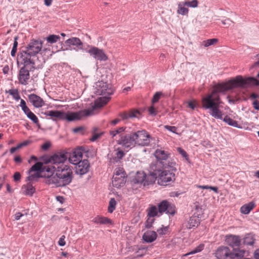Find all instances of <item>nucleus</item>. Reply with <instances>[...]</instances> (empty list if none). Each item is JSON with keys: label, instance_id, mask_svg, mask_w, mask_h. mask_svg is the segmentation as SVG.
Segmentation results:
<instances>
[{"label": "nucleus", "instance_id": "obj_32", "mask_svg": "<svg viewBox=\"0 0 259 259\" xmlns=\"http://www.w3.org/2000/svg\"><path fill=\"white\" fill-rule=\"evenodd\" d=\"M223 115V114L222 116ZM221 119L223 120L224 122L230 126H232L233 127H237L239 128H242V126L238 123L237 121L232 119L228 115H226L224 118L222 117V119Z\"/></svg>", "mask_w": 259, "mask_h": 259}, {"label": "nucleus", "instance_id": "obj_53", "mask_svg": "<svg viewBox=\"0 0 259 259\" xmlns=\"http://www.w3.org/2000/svg\"><path fill=\"white\" fill-rule=\"evenodd\" d=\"M51 146V144L50 142H45L42 146H41V149L44 150H47L49 149Z\"/></svg>", "mask_w": 259, "mask_h": 259}, {"label": "nucleus", "instance_id": "obj_2", "mask_svg": "<svg viewBox=\"0 0 259 259\" xmlns=\"http://www.w3.org/2000/svg\"><path fill=\"white\" fill-rule=\"evenodd\" d=\"M176 162L172 160L167 163L163 161H155L152 163L149 167V177L150 182L154 183L158 179V183L160 185L167 186L175 181V174L174 171L177 170L175 167Z\"/></svg>", "mask_w": 259, "mask_h": 259}, {"label": "nucleus", "instance_id": "obj_49", "mask_svg": "<svg viewBox=\"0 0 259 259\" xmlns=\"http://www.w3.org/2000/svg\"><path fill=\"white\" fill-rule=\"evenodd\" d=\"M21 175L19 172H15L13 175L14 181L15 182H18L20 181Z\"/></svg>", "mask_w": 259, "mask_h": 259}, {"label": "nucleus", "instance_id": "obj_34", "mask_svg": "<svg viewBox=\"0 0 259 259\" xmlns=\"http://www.w3.org/2000/svg\"><path fill=\"white\" fill-rule=\"evenodd\" d=\"M125 127H120L115 130L110 131V135L112 136V138L115 137L117 135H119V137H120V138H121V135H125V134L126 133H125Z\"/></svg>", "mask_w": 259, "mask_h": 259}, {"label": "nucleus", "instance_id": "obj_9", "mask_svg": "<svg viewBox=\"0 0 259 259\" xmlns=\"http://www.w3.org/2000/svg\"><path fill=\"white\" fill-rule=\"evenodd\" d=\"M135 140L134 133H125V135H121V138L117 140L116 142L123 148L131 149L136 145Z\"/></svg>", "mask_w": 259, "mask_h": 259}, {"label": "nucleus", "instance_id": "obj_39", "mask_svg": "<svg viewBox=\"0 0 259 259\" xmlns=\"http://www.w3.org/2000/svg\"><path fill=\"white\" fill-rule=\"evenodd\" d=\"M158 212V208H157L155 205H152L149 209V211L148 212V216L149 217H153V218L157 215Z\"/></svg>", "mask_w": 259, "mask_h": 259}, {"label": "nucleus", "instance_id": "obj_37", "mask_svg": "<svg viewBox=\"0 0 259 259\" xmlns=\"http://www.w3.org/2000/svg\"><path fill=\"white\" fill-rule=\"evenodd\" d=\"M117 205V202L114 198H111L110 199L109 202V205L108 207V212L109 213H112L116 208Z\"/></svg>", "mask_w": 259, "mask_h": 259}, {"label": "nucleus", "instance_id": "obj_31", "mask_svg": "<svg viewBox=\"0 0 259 259\" xmlns=\"http://www.w3.org/2000/svg\"><path fill=\"white\" fill-rule=\"evenodd\" d=\"M44 114L46 116H49L52 118H57L60 120H62L63 111L59 110H50L46 111L44 113Z\"/></svg>", "mask_w": 259, "mask_h": 259}, {"label": "nucleus", "instance_id": "obj_20", "mask_svg": "<svg viewBox=\"0 0 259 259\" xmlns=\"http://www.w3.org/2000/svg\"><path fill=\"white\" fill-rule=\"evenodd\" d=\"M110 99L111 98L108 96L100 97L96 100L94 101V104L92 106V109L91 110L89 109L90 111H92V114L94 110L101 108L106 105Z\"/></svg>", "mask_w": 259, "mask_h": 259}, {"label": "nucleus", "instance_id": "obj_61", "mask_svg": "<svg viewBox=\"0 0 259 259\" xmlns=\"http://www.w3.org/2000/svg\"><path fill=\"white\" fill-rule=\"evenodd\" d=\"M19 37L18 36H16L15 37H14V42L13 43V48H17V47H18V42H17V40L18 39Z\"/></svg>", "mask_w": 259, "mask_h": 259}, {"label": "nucleus", "instance_id": "obj_19", "mask_svg": "<svg viewBox=\"0 0 259 259\" xmlns=\"http://www.w3.org/2000/svg\"><path fill=\"white\" fill-rule=\"evenodd\" d=\"M28 99L29 102L35 108H40L45 105V101L39 96L34 94L29 95Z\"/></svg>", "mask_w": 259, "mask_h": 259}, {"label": "nucleus", "instance_id": "obj_12", "mask_svg": "<svg viewBox=\"0 0 259 259\" xmlns=\"http://www.w3.org/2000/svg\"><path fill=\"white\" fill-rule=\"evenodd\" d=\"M158 212L162 214L165 212L166 214H169L174 215L176 213V209L175 205L168 202L167 200H164L161 201L158 204Z\"/></svg>", "mask_w": 259, "mask_h": 259}, {"label": "nucleus", "instance_id": "obj_8", "mask_svg": "<svg viewBox=\"0 0 259 259\" xmlns=\"http://www.w3.org/2000/svg\"><path fill=\"white\" fill-rule=\"evenodd\" d=\"M62 120H67L68 121H73L80 120L83 117L88 116L92 114V111L89 109L81 110L77 112H70L67 113L63 111Z\"/></svg>", "mask_w": 259, "mask_h": 259}, {"label": "nucleus", "instance_id": "obj_1", "mask_svg": "<svg viewBox=\"0 0 259 259\" xmlns=\"http://www.w3.org/2000/svg\"><path fill=\"white\" fill-rule=\"evenodd\" d=\"M254 85H259V80L254 77L244 78L241 75L236 76L227 82L218 84L212 92L202 98V108L209 110V114L215 119H222L223 112L220 107L223 103L219 93H223L235 89H246Z\"/></svg>", "mask_w": 259, "mask_h": 259}, {"label": "nucleus", "instance_id": "obj_50", "mask_svg": "<svg viewBox=\"0 0 259 259\" xmlns=\"http://www.w3.org/2000/svg\"><path fill=\"white\" fill-rule=\"evenodd\" d=\"M165 128L168 131L171 132L173 133L177 134V127L175 126H170V125H165L164 126Z\"/></svg>", "mask_w": 259, "mask_h": 259}, {"label": "nucleus", "instance_id": "obj_42", "mask_svg": "<svg viewBox=\"0 0 259 259\" xmlns=\"http://www.w3.org/2000/svg\"><path fill=\"white\" fill-rule=\"evenodd\" d=\"M97 130V128L96 127L94 129L92 137L90 139V140L92 142L96 141L98 138L101 137L104 134V132H101L100 133H96Z\"/></svg>", "mask_w": 259, "mask_h": 259}, {"label": "nucleus", "instance_id": "obj_6", "mask_svg": "<svg viewBox=\"0 0 259 259\" xmlns=\"http://www.w3.org/2000/svg\"><path fill=\"white\" fill-rule=\"evenodd\" d=\"M22 64H23V66L19 70L18 78L20 83L26 85L30 78L29 72L33 71L35 69V62L26 58L25 61H23Z\"/></svg>", "mask_w": 259, "mask_h": 259}, {"label": "nucleus", "instance_id": "obj_24", "mask_svg": "<svg viewBox=\"0 0 259 259\" xmlns=\"http://www.w3.org/2000/svg\"><path fill=\"white\" fill-rule=\"evenodd\" d=\"M120 116L123 120L132 118H139L141 116V113L139 111L137 110L132 109L130 110L128 112H125L120 113Z\"/></svg>", "mask_w": 259, "mask_h": 259}, {"label": "nucleus", "instance_id": "obj_36", "mask_svg": "<svg viewBox=\"0 0 259 259\" xmlns=\"http://www.w3.org/2000/svg\"><path fill=\"white\" fill-rule=\"evenodd\" d=\"M28 173L29 175L26 178V181L32 183L33 181L36 182L38 178L44 177V175H41L38 171L34 174H30L31 172L29 174V171Z\"/></svg>", "mask_w": 259, "mask_h": 259}, {"label": "nucleus", "instance_id": "obj_14", "mask_svg": "<svg viewBox=\"0 0 259 259\" xmlns=\"http://www.w3.org/2000/svg\"><path fill=\"white\" fill-rule=\"evenodd\" d=\"M75 173L82 176L89 171L90 163L88 159H83L76 162Z\"/></svg>", "mask_w": 259, "mask_h": 259}, {"label": "nucleus", "instance_id": "obj_16", "mask_svg": "<svg viewBox=\"0 0 259 259\" xmlns=\"http://www.w3.org/2000/svg\"><path fill=\"white\" fill-rule=\"evenodd\" d=\"M57 167L53 165H45L42 166L40 163L37 162L34 164L29 170V173L32 172V171H46L50 172L51 175L49 176L53 175L54 172H56Z\"/></svg>", "mask_w": 259, "mask_h": 259}, {"label": "nucleus", "instance_id": "obj_22", "mask_svg": "<svg viewBox=\"0 0 259 259\" xmlns=\"http://www.w3.org/2000/svg\"><path fill=\"white\" fill-rule=\"evenodd\" d=\"M65 44L66 46L69 47H70L71 46H75L77 48L76 51L82 50L83 48V43L79 38L76 37H72L67 39L65 41Z\"/></svg>", "mask_w": 259, "mask_h": 259}, {"label": "nucleus", "instance_id": "obj_59", "mask_svg": "<svg viewBox=\"0 0 259 259\" xmlns=\"http://www.w3.org/2000/svg\"><path fill=\"white\" fill-rule=\"evenodd\" d=\"M56 199L58 201L60 202L61 203H63L65 201V199L63 196H58L56 197Z\"/></svg>", "mask_w": 259, "mask_h": 259}, {"label": "nucleus", "instance_id": "obj_15", "mask_svg": "<svg viewBox=\"0 0 259 259\" xmlns=\"http://www.w3.org/2000/svg\"><path fill=\"white\" fill-rule=\"evenodd\" d=\"M91 56H92L94 59L100 61H106L108 59L107 56L105 54L102 49H100L97 47L91 46L90 49L87 51Z\"/></svg>", "mask_w": 259, "mask_h": 259}, {"label": "nucleus", "instance_id": "obj_51", "mask_svg": "<svg viewBox=\"0 0 259 259\" xmlns=\"http://www.w3.org/2000/svg\"><path fill=\"white\" fill-rule=\"evenodd\" d=\"M65 236L64 235H62L59 239L58 241V244L60 246H64L66 244V242L65 241Z\"/></svg>", "mask_w": 259, "mask_h": 259}, {"label": "nucleus", "instance_id": "obj_3", "mask_svg": "<svg viewBox=\"0 0 259 259\" xmlns=\"http://www.w3.org/2000/svg\"><path fill=\"white\" fill-rule=\"evenodd\" d=\"M47 178L46 183L49 185L54 184L56 187H63L69 185L73 179L72 168L67 165L61 164L57 167L55 175H44Z\"/></svg>", "mask_w": 259, "mask_h": 259}, {"label": "nucleus", "instance_id": "obj_26", "mask_svg": "<svg viewBox=\"0 0 259 259\" xmlns=\"http://www.w3.org/2000/svg\"><path fill=\"white\" fill-rule=\"evenodd\" d=\"M255 241V235L253 233H248L242 238V245H253Z\"/></svg>", "mask_w": 259, "mask_h": 259}, {"label": "nucleus", "instance_id": "obj_5", "mask_svg": "<svg viewBox=\"0 0 259 259\" xmlns=\"http://www.w3.org/2000/svg\"><path fill=\"white\" fill-rule=\"evenodd\" d=\"M243 251L231 250L227 246L221 245L214 252L216 259H241L243 257Z\"/></svg>", "mask_w": 259, "mask_h": 259}, {"label": "nucleus", "instance_id": "obj_10", "mask_svg": "<svg viewBox=\"0 0 259 259\" xmlns=\"http://www.w3.org/2000/svg\"><path fill=\"white\" fill-rule=\"evenodd\" d=\"M67 151L68 154V160L73 164H75L76 162L82 160L83 154L88 152V151L82 146L78 147L73 150Z\"/></svg>", "mask_w": 259, "mask_h": 259}, {"label": "nucleus", "instance_id": "obj_28", "mask_svg": "<svg viewBox=\"0 0 259 259\" xmlns=\"http://www.w3.org/2000/svg\"><path fill=\"white\" fill-rule=\"evenodd\" d=\"M200 224V220L198 216L193 215L189 218L187 228L189 229L197 227Z\"/></svg>", "mask_w": 259, "mask_h": 259}, {"label": "nucleus", "instance_id": "obj_29", "mask_svg": "<svg viewBox=\"0 0 259 259\" xmlns=\"http://www.w3.org/2000/svg\"><path fill=\"white\" fill-rule=\"evenodd\" d=\"M22 189L24 190V194L26 195L31 196L35 192V189L31 182H28L27 184L23 185Z\"/></svg>", "mask_w": 259, "mask_h": 259}, {"label": "nucleus", "instance_id": "obj_44", "mask_svg": "<svg viewBox=\"0 0 259 259\" xmlns=\"http://www.w3.org/2000/svg\"><path fill=\"white\" fill-rule=\"evenodd\" d=\"M198 2L197 0H193L192 1H186L184 2V5L187 7L191 8H196L198 6Z\"/></svg>", "mask_w": 259, "mask_h": 259}, {"label": "nucleus", "instance_id": "obj_25", "mask_svg": "<svg viewBox=\"0 0 259 259\" xmlns=\"http://www.w3.org/2000/svg\"><path fill=\"white\" fill-rule=\"evenodd\" d=\"M157 233L154 231H147L143 235V239L147 243H151L156 239Z\"/></svg>", "mask_w": 259, "mask_h": 259}, {"label": "nucleus", "instance_id": "obj_46", "mask_svg": "<svg viewBox=\"0 0 259 259\" xmlns=\"http://www.w3.org/2000/svg\"><path fill=\"white\" fill-rule=\"evenodd\" d=\"M177 150L179 152V153L181 154L182 156L185 158V159L187 161H189V156L187 154V152L184 149L180 147H179L178 148Z\"/></svg>", "mask_w": 259, "mask_h": 259}, {"label": "nucleus", "instance_id": "obj_47", "mask_svg": "<svg viewBox=\"0 0 259 259\" xmlns=\"http://www.w3.org/2000/svg\"><path fill=\"white\" fill-rule=\"evenodd\" d=\"M161 95H162V93L161 92H156L154 95V96H153V97L152 98V103L153 104L157 103L159 101V100Z\"/></svg>", "mask_w": 259, "mask_h": 259}, {"label": "nucleus", "instance_id": "obj_35", "mask_svg": "<svg viewBox=\"0 0 259 259\" xmlns=\"http://www.w3.org/2000/svg\"><path fill=\"white\" fill-rule=\"evenodd\" d=\"M186 5H184V2H180L178 4V9L177 13L182 15H185L188 13L189 10L187 8L185 7Z\"/></svg>", "mask_w": 259, "mask_h": 259}, {"label": "nucleus", "instance_id": "obj_60", "mask_svg": "<svg viewBox=\"0 0 259 259\" xmlns=\"http://www.w3.org/2000/svg\"><path fill=\"white\" fill-rule=\"evenodd\" d=\"M23 215V214L22 213H21L20 212H17L15 214V219L16 220H19L21 218V217H22Z\"/></svg>", "mask_w": 259, "mask_h": 259}, {"label": "nucleus", "instance_id": "obj_7", "mask_svg": "<svg viewBox=\"0 0 259 259\" xmlns=\"http://www.w3.org/2000/svg\"><path fill=\"white\" fill-rule=\"evenodd\" d=\"M225 242L228 246L237 251H243V257L245 256L246 250L244 249L241 248L242 246V238L241 236L237 235L228 234L225 236Z\"/></svg>", "mask_w": 259, "mask_h": 259}, {"label": "nucleus", "instance_id": "obj_21", "mask_svg": "<svg viewBox=\"0 0 259 259\" xmlns=\"http://www.w3.org/2000/svg\"><path fill=\"white\" fill-rule=\"evenodd\" d=\"M118 172H116L115 175L113 177L112 181L113 186L117 188L123 186L126 182L124 175L122 174L120 177H118Z\"/></svg>", "mask_w": 259, "mask_h": 259}, {"label": "nucleus", "instance_id": "obj_57", "mask_svg": "<svg viewBox=\"0 0 259 259\" xmlns=\"http://www.w3.org/2000/svg\"><path fill=\"white\" fill-rule=\"evenodd\" d=\"M188 104V106L190 108L194 110L196 108V105H195V103H194V102L191 101H189Z\"/></svg>", "mask_w": 259, "mask_h": 259}, {"label": "nucleus", "instance_id": "obj_33", "mask_svg": "<svg viewBox=\"0 0 259 259\" xmlns=\"http://www.w3.org/2000/svg\"><path fill=\"white\" fill-rule=\"evenodd\" d=\"M107 85H110V84L103 81H99L96 83V88L98 90V93L100 95L105 93V91L107 90Z\"/></svg>", "mask_w": 259, "mask_h": 259}, {"label": "nucleus", "instance_id": "obj_11", "mask_svg": "<svg viewBox=\"0 0 259 259\" xmlns=\"http://www.w3.org/2000/svg\"><path fill=\"white\" fill-rule=\"evenodd\" d=\"M136 145L139 146H148L150 143V135L145 130L134 132Z\"/></svg>", "mask_w": 259, "mask_h": 259}, {"label": "nucleus", "instance_id": "obj_18", "mask_svg": "<svg viewBox=\"0 0 259 259\" xmlns=\"http://www.w3.org/2000/svg\"><path fill=\"white\" fill-rule=\"evenodd\" d=\"M20 106L29 119L32 120L35 124L38 123V118L30 111L29 108L27 106L26 102L24 100L21 99Z\"/></svg>", "mask_w": 259, "mask_h": 259}, {"label": "nucleus", "instance_id": "obj_56", "mask_svg": "<svg viewBox=\"0 0 259 259\" xmlns=\"http://www.w3.org/2000/svg\"><path fill=\"white\" fill-rule=\"evenodd\" d=\"M252 104L253 105V108L257 110H259V101L254 100Z\"/></svg>", "mask_w": 259, "mask_h": 259}, {"label": "nucleus", "instance_id": "obj_63", "mask_svg": "<svg viewBox=\"0 0 259 259\" xmlns=\"http://www.w3.org/2000/svg\"><path fill=\"white\" fill-rule=\"evenodd\" d=\"M83 130V127L81 126L77 127L73 130V131L75 133H78Z\"/></svg>", "mask_w": 259, "mask_h": 259}, {"label": "nucleus", "instance_id": "obj_27", "mask_svg": "<svg viewBox=\"0 0 259 259\" xmlns=\"http://www.w3.org/2000/svg\"><path fill=\"white\" fill-rule=\"evenodd\" d=\"M92 221L95 224L100 225H107L112 224V221L111 219L101 215L96 216L92 220Z\"/></svg>", "mask_w": 259, "mask_h": 259}, {"label": "nucleus", "instance_id": "obj_54", "mask_svg": "<svg viewBox=\"0 0 259 259\" xmlns=\"http://www.w3.org/2000/svg\"><path fill=\"white\" fill-rule=\"evenodd\" d=\"M149 114L151 115L155 116L156 115L155 108H154V107L153 106H151V107H150V108L149 109Z\"/></svg>", "mask_w": 259, "mask_h": 259}, {"label": "nucleus", "instance_id": "obj_52", "mask_svg": "<svg viewBox=\"0 0 259 259\" xmlns=\"http://www.w3.org/2000/svg\"><path fill=\"white\" fill-rule=\"evenodd\" d=\"M162 228L157 229V232L159 233V235H163L165 234V232L167 231V228L164 227L162 226Z\"/></svg>", "mask_w": 259, "mask_h": 259}, {"label": "nucleus", "instance_id": "obj_13", "mask_svg": "<svg viewBox=\"0 0 259 259\" xmlns=\"http://www.w3.org/2000/svg\"><path fill=\"white\" fill-rule=\"evenodd\" d=\"M67 151H61L56 153L50 156L46 163H51L52 164H56L61 163H64L67 159H68V155Z\"/></svg>", "mask_w": 259, "mask_h": 259}, {"label": "nucleus", "instance_id": "obj_64", "mask_svg": "<svg viewBox=\"0 0 259 259\" xmlns=\"http://www.w3.org/2000/svg\"><path fill=\"white\" fill-rule=\"evenodd\" d=\"M254 257L255 259H259V249L256 250L254 252Z\"/></svg>", "mask_w": 259, "mask_h": 259}, {"label": "nucleus", "instance_id": "obj_38", "mask_svg": "<svg viewBox=\"0 0 259 259\" xmlns=\"http://www.w3.org/2000/svg\"><path fill=\"white\" fill-rule=\"evenodd\" d=\"M6 93H9L16 100H19L20 99V96L17 89H10L8 91H6Z\"/></svg>", "mask_w": 259, "mask_h": 259}, {"label": "nucleus", "instance_id": "obj_55", "mask_svg": "<svg viewBox=\"0 0 259 259\" xmlns=\"http://www.w3.org/2000/svg\"><path fill=\"white\" fill-rule=\"evenodd\" d=\"M30 143H31L30 141L26 140V141H24L23 142L19 144L18 145L19 146V148H21L24 146L28 145Z\"/></svg>", "mask_w": 259, "mask_h": 259}, {"label": "nucleus", "instance_id": "obj_41", "mask_svg": "<svg viewBox=\"0 0 259 259\" xmlns=\"http://www.w3.org/2000/svg\"><path fill=\"white\" fill-rule=\"evenodd\" d=\"M117 152L116 153V156L113 158L114 162H117L121 159L124 156L125 153L119 148L117 149Z\"/></svg>", "mask_w": 259, "mask_h": 259}, {"label": "nucleus", "instance_id": "obj_58", "mask_svg": "<svg viewBox=\"0 0 259 259\" xmlns=\"http://www.w3.org/2000/svg\"><path fill=\"white\" fill-rule=\"evenodd\" d=\"M195 208L197 211L198 212H199V214H197V216L200 215V213H202V208L199 205L196 204L195 205Z\"/></svg>", "mask_w": 259, "mask_h": 259}, {"label": "nucleus", "instance_id": "obj_48", "mask_svg": "<svg viewBox=\"0 0 259 259\" xmlns=\"http://www.w3.org/2000/svg\"><path fill=\"white\" fill-rule=\"evenodd\" d=\"M114 90L111 87H109V85L107 86V90L105 91V93H103L102 95H107L108 96H110L114 93Z\"/></svg>", "mask_w": 259, "mask_h": 259}, {"label": "nucleus", "instance_id": "obj_62", "mask_svg": "<svg viewBox=\"0 0 259 259\" xmlns=\"http://www.w3.org/2000/svg\"><path fill=\"white\" fill-rule=\"evenodd\" d=\"M20 149L19 147V146L17 145L16 147H12L10 150V152L11 154H13L14 153L16 150H17L18 149Z\"/></svg>", "mask_w": 259, "mask_h": 259}, {"label": "nucleus", "instance_id": "obj_17", "mask_svg": "<svg viewBox=\"0 0 259 259\" xmlns=\"http://www.w3.org/2000/svg\"><path fill=\"white\" fill-rule=\"evenodd\" d=\"M149 171V169L148 170ZM134 182L137 184H143L144 186L149 185L153 183L150 182L149 172L147 175L144 172L138 171L134 179Z\"/></svg>", "mask_w": 259, "mask_h": 259}, {"label": "nucleus", "instance_id": "obj_40", "mask_svg": "<svg viewBox=\"0 0 259 259\" xmlns=\"http://www.w3.org/2000/svg\"><path fill=\"white\" fill-rule=\"evenodd\" d=\"M60 37L59 35L51 34L49 35L46 38V40L50 44H54L59 40Z\"/></svg>", "mask_w": 259, "mask_h": 259}, {"label": "nucleus", "instance_id": "obj_43", "mask_svg": "<svg viewBox=\"0 0 259 259\" xmlns=\"http://www.w3.org/2000/svg\"><path fill=\"white\" fill-rule=\"evenodd\" d=\"M218 41V39L217 38H211V39H208L206 40H204L203 41L202 43L205 47H207L210 46L214 45Z\"/></svg>", "mask_w": 259, "mask_h": 259}, {"label": "nucleus", "instance_id": "obj_4", "mask_svg": "<svg viewBox=\"0 0 259 259\" xmlns=\"http://www.w3.org/2000/svg\"><path fill=\"white\" fill-rule=\"evenodd\" d=\"M42 41L41 40L31 39L25 48L24 50H22L18 55L22 59V61H25V59H28L30 61L35 62L32 57H35L42 49Z\"/></svg>", "mask_w": 259, "mask_h": 259}, {"label": "nucleus", "instance_id": "obj_23", "mask_svg": "<svg viewBox=\"0 0 259 259\" xmlns=\"http://www.w3.org/2000/svg\"><path fill=\"white\" fill-rule=\"evenodd\" d=\"M170 154L164 150L157 149L154 152V156L157 159L156 161H163L164 163H167V159Z\"/></svg>", "mask_w": 259, "mask_h": 259}, {"label": "nucleus", "instance_id": "obj_45", "mask_svg": "<svg viewBox=\"0 0 259 259\" xmlns=\"http://www.w3.org/2000/svg\"><path fill=\"white\" fill-rule=\"evenodd\" d=\"M154 221L155 219L153 217H149L145 223V227L148 229L151 228Z\"/></svg>", "mask_w": 259, "mask_h": 259}, {"label": "nucleus", "instance_id": "obj_30", "mask_svg": "<svg viewBox=\"0 0 259 259\" xmlns=\"http://www.w3.org/2000/svg\"><path fill=\"white\" fill-rule=\"evenodd\" d=\"M255 206V203L253 201H251L248 203L243 205L240 207V212L244 214H248L251 210Z\"/></svg>", "mask_w": 259, "mask_h": 259}]
</instances>
